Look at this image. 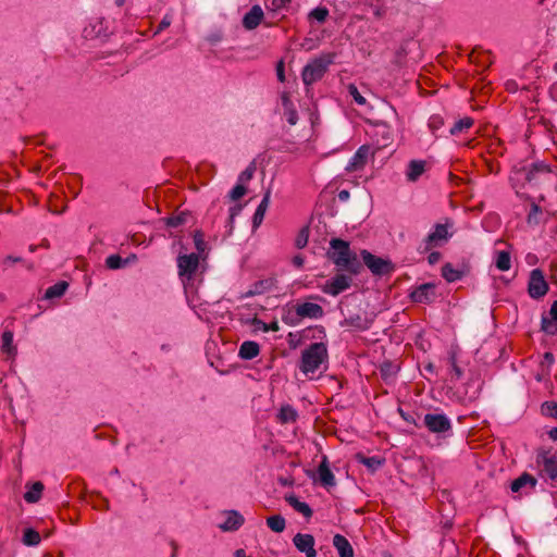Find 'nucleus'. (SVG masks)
I'll return each mask as SVG.
<instances>
[{
    "label": "nucleus",
    "instance_id": "f257e3e1",
    "mask_svg": "<svg viewBox=\"0 0 557 557\" xmlns=\"http://www.w3.org/2000/svg\"><path fill=\"white\" fill-rule=\"evenodd\" d=\"M331 251L329 258L341 271L357 275L362 270V263L357 255L350 250L349 243L341 238H332L330 242Z\"/></svg>",
    "mask_w": 557,
    "mask_h": 557
},
{
    "label": "nucleus",
    "instance_id": "f03ea898",
    "mask_svg": "<svg viewBox=\"0 0 557 557\" xmlns=\"http://www.w3.org/2000/svg\"><path fill=\"white\" fill-rule=\"evenodd\" d=\"M327 364L329 351L324 343H312L301 351L299 370L306 376L312 379L313 374L321 368L325 371L327 369Z\"/></svg>",
    "mask_w": 557,
    "mask_h": 557
},
{
    "label": "nucleus",
    "instance_id": "7ed1b4c3",
    "mask_svg": "<svg viewBox=\"0 0 557 557\" xmlns=\"http://www.w3.org/2000/svg\"><path fill=\"white\" fill-rule=\"evenodd\" d=\"M335 53H323L311 60L301 72V78L306 86L320 81L327 72L329 66L334 62Z\"/></svg>",
    "mask_w": 557,
    "mask_h": 557
},
{
    "label": "nucleus",
    "instance_id": "20e7f679",
    "mask_svg": "<svg viewBox=\"0 0 557 557\" xmlns=\"http://www.w3.org/2000/svg\"><path fill=\"white\" fill-rule=\"evenodd\" d=\"M360 256L373 275H388L395 270V265L391 260L377 257L366 249L361 250Z\"/></svg>",
    "mask_w": 557,
    "mask_h": 557
},
{
    "label": "nucleus",
    "instance_id": "39448f33",
    "mask_svg": "<svg viewBox=\"0 0 557 557\" xmlns=\"http://www.w3.org/2000/svg\"><path fill=\"white\" fill-rule=\"evenodd\" d=\"M548 292V284L545 281L542 270L534 269L531 271L528 293L533 299H540Z\"/></svg>",
    "mask_w": 557,
    "mask_h": 557
},
{
    "label": "nucleus",
    "instance_id": "423d86ee",
    "mask_svg": "<svg viewBox=\"0 0 557 557\" xmlns=\"http://www.w3.org/2000/svg\"><path fill=\"white\" fill-rule=\"evenodd\" d=\"M199 267V255H180L177 257L178 275L190 280Z\"/></svg>",
    "mask_w": 557,
    "mask_h": 557
},
{
    "label": "nucleus",
    "instance_id": "0eeeda50",
    "mask_svg": "<svg viewBox=\"0 0 557 557\" xmlns=\"http://www.w3.org/2000/svg\"><path fill=\"white\" fill-rule=\"evenodd\" d=\"M423 421L432 433H445L451 429L450 420L443 413H426Z\"/></svg>",
    "mask_w": 557,
    "mask_h": 557
},
{
    "label": "nucleus",
    "instance_id": "6e6552de",
    "mask_svg": "<svg viewBox=\"0 0 557 557\" xmlns=\"http://www.w3.org/2000/svg\"><path fill=\"white\" fill-rule=\"evenodd\" d=\"M436 285L434 283H424L416 287L409 295L411 301L417 304H431L434 301Z\"/></svg>",
    "mask_w": 557,
    "mask_h": 557
},
{
    "label": "nucleus",
    "instance_id": "1a4fd4ad",
    "mask_svg": "<svg viewBox=\"0 0 557 557\" xmlns=\"http://www.w3.org/2000/svg\"><path fill=\"white\" fill-rule=\"evenodd\" d=\"M295 312L297 315V320H290V324L297 323L300 319L309 318V319H320L324 314L323 308L313 302H304L299 304L295 307Z\"/></svg>",
    "mask_w": 557,
    "mask_h": 557
},
{
    "label": "nucleus",
    "instance_id": "9d476101",
    "mask_svg": "<svg viewBox=\"0 0 557 557\" xmlns=\"http://www.w3.org/2000/svg\"><path fill=\"white\" fill-rule=\"evenodd\" d=\"M351 285V278L345 274H336L331 281H327L322 286V292L332 295L337 296L342 292L349 288Z\"/></svg>",
    "mask_w": 557,
    "mask_h": 557
},
{
    "label": "nucleus",
    "instance_id": "9b49d317",
    "mask_svg": "<svg viewBox=\"0 0 557 557\" xmlns=\"http://www.w3.org/2000/svg\"><path fill=\"white\" fill-rule=\"evenodd\" d=\"M449 237L447 224H436L434 231L424 239L423 251L430 250L433 246H437L441 242L447 240Z\"/></svg>",
    "mask_w": 557,
    "mask_h": 557
},
{
    "label": "nucleus",
    "instance_id": "f8f14e48",
    "mask_svg": "<svg viewBox=\"0 0 557 557\" xmlns=\"http://www.w3.org/2000/svg\"><path fill=\"white\" fill-rule=\"evenodd\" d=\"M293 543L299 552L306 554V557H317L315 541L311 534L297 533L293 537Z\"/></svg>",
    "mask_w": 557,
    "mask_h": 557
},
{
    "label": "nucleus",
    "instance_id": "ddd939ff",
    "mask_svg": "<svg viewBox=\"0 0 557 557\" xmlns=\"http://www.w3.org/2000/svg\"><path fill=\"white\" fill-rule=\"evenodd\" d=\"M536 483L537 480L533 475L524 472L511 482L510 488L513 493L529 494L535 488Z\"/></svg>",
    "mask_w": 557,
    "mask_h": 557
},
{
    "label": "nucleus",
    "instance_id": "4468645a",
    "mask_svg": "<svg viewBox=\"0 0 557 557\" xmlns=\"http://www.w3.org/2000/svg\"><path fill=\"white\" fill-rule=\"evenodd\" d=\"M537 463L542 466V470L552 480L557 479V456L549 451H543L537 455Z\"/></svg>",
    "mask_w": 557,
    "mask_h": 557
},
{
    "label": "nucleus",
    "instance_id": "2eb2a0df",
    "mask_svg": "<svg viewBox=\"0 0 557 557\" xmlns=\"http://www.w3.org/2000/svg\"><path fill=\"white\" fill-rule=\"evenodd\" d=\"M276 283H277V281L275 277H267V278L259 280V281L255 282L250 286V288L240 296V298H248V297H253L257 295H262L267 292L272 290L276 286Z\"/></svg>",
    "mask_w": 557,
    "mask_h": 557
},
{
    "label": "nucleus",
    "instance_id": "dca6fc26",
    "mask_svg": "<svg viewBox=\"0 0 557 557\" xmlns=\"http://www.w3.org/2000/svg\"><path fill=\"white\" fill-rule=\"evenodd\" d=\"M371 153V148L367 145L361 146L351 158L350 162L346 166L347 172H356L362 170L368 161Z\"/></svg>",
    "mask_w": 557,
    "mask_h": 557
},
{
    "label": "nucleus",
    "instance_id": "f3484780",
    "mask_svg": "<svg viewBox=\"0 0 557 557\" xmlns=\"http://www.w3.org/2000/svg\"><path fill=\"white\" fill-rule=\"evenodd\" d=\"M318 480L324 487H333L336 484L335 476L330 469L329 460L326 456H323L318 467Z\"/></svg>",
    "mask_w": 557,
    "mask_h": 557
},
{
    "label": "nucleus",
    "instance_id": "a211bd4d",
    "mask_svg": "<svg viewBox=\"0 0 557 557\" xmlns=\"http://www.w3.org/2000/svg\"><path fill=\"white\" fill-rule=\"evenodd\" d=\"M263 11L260 5H253L243 17V26L247 30H252L259 26L263 20Z\"/></svg>",
    "mask_w": 557,
    "mask_h": 557
},
{
    "label": "nucleus",
    "instance_id": "6ab92c4d",
    "mask_svg": "<svg viewBox=\"0 0 557 557\" xmlns=\"http://www.w3.org/2000/svg\"><path fill=\"white\" fill-rule=\"evenodd\" d=\"M549 315L542 317L541 330L549 335L557 334V300L552 304Z\"/></svg>",
    "mask_w": 557,
    "mask_h": 557
},
{
    "label": "nucleus",
    "instance_id": "aec40b11",
    "mask_svg": "<svg viewBox=\"0 0 557 557\" xmlns=\"http://www.w3.org/2000/svg\"><path fill=\"white\" fill-rule=\"evenodd\" d=\"M226 520L219 525L223 531H236L244 524V517L236 510L225 512Z\"/></svg>",
    "mask_w": 557,
    "mask_h": 557
},
{
    "label": "nucleus",
    "instance_id": "412c9836",
    "mask_svg": "<svg viewBox=\"0 0 557 557\" xmlns=\"http://www.w3.org/2000/svg\"><path fill=\"white\" fill-rule=\"evenodd\" d=\"M519 173L524 176L527 182L531 183L536 178L537 174H548L550 170L543 163H534L530 169L523 168Z\"/></svg>",
    "mask_w": 557,
    "mask_h": 557
},
{
    "label": "nucleus",
    "instance_id": "4be33fe9",
    "mask_svg": "<svg viewBox=\"0 0 557 557\" xmlns=\"http://www.w3.org/2000/svg\"><path fill=\"white\" fill-rule=\"evenodd\" d=\"M333 545L337 549L339 557H354L352 546L345 536L341 534L334 535Z\"/></svg>",
    "mask_w": 557,
    "mask_h": 557
},
{
    "label": "nucleus",
    "instance_id": "5701e85b",
    "mask_svg": "<svg viewBox=\"0 0 557 557\" xmlns=\"http://www.w3.org/2000/svg\"><path fill=\"white\" fill-rule=\"evenodd\" d=\"M425 161L411 160L408 164L406 177L409 182H416L425 171Z\"/></svg>",
    "mask_w": 557,
    "mask_h": 557
},
{
    "label": "nucleus",
    "instance_id": "b1692460",
    "mask_svg": "<svg viewBox=\"0 0 557 557\" xmlns=\"http://www.w3.org/2000/svg\"><path fill=\"white\" fill-rule=\"evenodd\" d=\"M259 352L260 346L258 343L246 341L240 345L238 356L244 360H251L257 357Z\"/></svg>",
    "mask_w": 557,
    "mask_h": 557
},
{
    "label": "nucleus",
    "instance_id": "393cba45",
    "mask_svg": "<svg viewBox=\"0 0 557 557\" xmlns=\"http://www.w3.org/2000/svg\"><path fill=\"white\" fill-rule=\"evenodd\" d=\"M285 500L305 518L309 519L312 517L313 511L310 506L307 503L300 502L295 495H286Z\"/></svg>",
    "mask_w": 557,
    "mask_h": 557
},
{
    "label": "nucleus",
    "instance_id": "a878e982",
    "mask_svg": "<svg viewBox=\"0 0 557 557\" xmlns=\"http://www.w3.org/2000/svg\"><path fill=\"white\" fill-rule=\"evenodd\" d=\"M270 196H271V191H270V189H268L263 196V199L261 200L260 205L258 206V208L253 214V218H252L253 227H258L262 223L264 214H265L269 203H270Z\"/></svg>",
    "mask_w": 557,
    "mask_h": 557
},
{
    "label": "nucleus",
    "instance_id": "bb28decb",
    "mask_svg": "<svg viewBox=\"0 0 557 557\" xmlns=\"http://www.w3.org/2000/svg\"><path fill=\"white\" fill-rule=\"evenodd\" d=\"M69 287V283L65 281H60L55 283L54 285L48 287L45 292V299H53V298H60L64 295Z\"/></svg>",
    "mask_w": 557,
    "mask_h": 557
},
{
    "label": "nucleus",
    "instance_id": "cd10ccee",
    "mask_svg": "<svg viewBox=\"0 0 557 557\" xmlns=\"http://www.w3.org/2000/svg\"><path fill=\"white\" fill-rule=\"evenodd\" d=\"M42 491L44 484L37 481L33 483L30 488L24 494V499L29 504L37 503L41 497Z\"/></svg>",
    "mask_w": 557,
    "mask_h": 557
},
{
    "label": "nucleus",
    "instance_id": "c85d7f7f",
    "mask_svg": "<svg viewBox=\"0 0 557 557\" xmlns=\"http://www.w3.org/2000/svg\"><path fill=\"white\" fill-rule=\"evenodd\" d=\"M2 352L14 356L16 354V347L13 345V333L11 331H4L2 333Z\"/></svg>",
    "mask_w": 557,
    "mask_h": 557
},
{
    "label": "nucleus",
    "instance_id": "c756f323",
    "mask_svg": "<svg viewBox=\"0 0 557 557\" xmlns=\"http://www.w3.org/2000/svg\"><path fill=\"white\" fill-rule=\"evenodd\" d=\"M268 527L276 533H281L285 530L286 522L284 517L281 515H274L267 518Z\"/></svg>",
    "mask_w": 557,
    "mask_h": 557
},
{
    "label": "nucleus",
    "instance_id": "7c9ffc66",
    "mask_svg": "<svg viewBox=\"0 0 557 557\" xmlns=\"http://www.w3.org/2000/svg\"><path fill=\"white\" fill-rule=\"evenodd\" d=\"M357 460L368 467L370 470L375 471L383 465V459L380 457H366L361 454L356 456Z\"/></svg>",
    "mask_w": 557,
    "mask_h": 557
},
{
    "label": "nucleus",
    "instance_id": "2f4dec72",
    "mask_svg": "<svg viewBox=\"0 0 557 557\" xmlns=\"http://www.w3.org/2000/svg\"><path fill=\"white\" fill-rule=\"evenodd\" d=\"M473 125V119L471 117H463L459 121H457L453 126L451 128L449 129V133L450 135H457V134H460V133H463L466 132L467 129H469L471 126Z\"/></svg>",
    "mask_w": 557,
    "mask_h": 557
},
{
    "label": "nucleus",
    "instance_id": "473e14b6",
    "mask_svg": "<svg viewBox=\"0 0 557 557\" xmlns=\"http://www.w3.org/2000/svg\"><path fill=\"white\" fill-rule=\"evenodd\" d=\"M188 218H189V213L182 211L177 214L166 218L165 223L170 227H178L181 225L186 224Z\"/></svg>",
    "mask_w": 557,
    "mask_h": 557
},
{
    "label": "nucleus",
    "instance_id": "72a5a7b5",
    "mask_svg": "<svg viewBox=\"0 0 557 557\" xmlns=\"http://www.w3.org/2000/svg\"><path fill=\"white\" fill-rule=\"evenodd\" d=\"M442 275L448 282H455L461 278L462 273L456 270L450 263L442 267Z\"/></svg>",
    "mask_w": 557,
    "mask_h": 557
},
{
    "label": "nucleus",
    "instance_id": "f704fd0d",
    "mask_svg": "<svg viewBox=\"0 0 557 557\" xmlns=\"http://www.w3.org/2000/svg\"><path fill=\"white\" fill-rule=\"evenodd\" d=\"M342 326H354L360 330H366L368 326L366 324V320L361 318L359 314L350 315L345 318V320L341 323Z\"/></svg>",
    "mask_w": 557,
    "mask_h": 557
},
{
    "label": "nucleus",
    "instance_id": "c9c22d12",
    "mask_svg": "<svg viewBox=\"0 0 557 557\" xmlns=\"http://www.w3.org/2000/svg\"><path fill=\"white\" fill-rule=\"evenodd\" d=\"M448 362L450 366V374H451V381H458L462 376V370L457 364L456 354L451 351L449 354Z\"/></svg>",
    "mask_w": 557,
    "mask_h": 557
},
{
    "label": "nucleus",
    "instance_id": "e433bc0d",
    "mask_svg": "<svg viewBox=\"0 0 557 557\" xmlns=\"http://www.w3.org/2000/svg\"><path fill=\"white\" fill-rule=\"evenodd\" d=\"M496 267L500 271H508L511 267L510 255L507 251H500L497 253Z\"/></svg>",
    "mask_w": 557,
    "mask_h": 557
},
{
    "label": "nucleus",
    "instance_id": "4c0bfd02",
    "mask_svg": "<svg viewBox=\"0 0 557 557\" xmlns=\"http://www.w3.org/2000/svg\"><path fill=\"white\" fill-rule=\"evenodd\" d=\"M40 535L34 529H26L23 534V543L28 546H34L39 544Z\"/></svg>",
    "mask_w": 557,
    "mask_h": 557
},
{
    "label": "nucleus",
    "instance_id": "58836bf2",
    "mask_svg": "<svg viewBox=\"0 0 557 557\" xmlns=\"http://www.w3.org/2000/svg\"><path fill=\"white\" fill-rule=\"evenodd\" d=\"M252 324L258 330H262L263 332H269V331L277 332L280 330V325H278L277 321H272L271 323L268 324V323L263 322L262 320L255 318L252 320Z\"/></svg>",
    "mask_w": 557,
    "mask_h": 557
},
{
    "label": "nucleus",
    "instance_id": "ea45409f",
    "mask_svg": "<svg viewBox=\"0 0 557 557\" xmlns=\"http://www.w3.org/2000/svg\"><path fill=\"white\" fill-rule=\"evenodd\" d=\"M127 260L122 259L119 255H111L106 259V265L111 270L124 267Z\"/></svg>",
    "mask_w": 557,
    "mask_h": 557
},
{
    "label": "nucleus",
    "instance_id": "a19ab883",
    "mask_svg": "<svg viewBox=\"0 0 557 557\" xmlns=\"http://www.w3.org/2000/svg\"><path fill=\"white\" fill-rule=\"evenodd\" d=\"M256 172V163L255 162H251L247 168L246 170H244L239 176H238V183L240 184H245L246 182H249L252 177H253V174Z\"/></svg>",
    "mask_w": 557,
    "mask_h": 557
},
{
    "label": "nucleus",
    "instance_id": "79ce46f5",
    "mask_svg": "<svg viewBox=\"0 0 557 557\" xmlns=\"http://www.w3.org/2000/svg\"><path fill=\"white\" fill-rule=\"evenodd\" d=\"M278 417L282 422H289V421L296 420L297 413L292 407L287 406V407H282V409L280 410Z\"/></svg>",
    "mask_w": 557,
    "mask_h": 557
},
{
    "label": "nucleus",
    "instance_id": "37998d69",
    "mask_svg": "<svg viewBox=\"0 0 557 557\" xmlns=\"http://www.w3.org/2000/svg\"><path fill=\"white\" fill-rule=\"evenodd\" d=\"M194 243L199 255L205 252L207 249V243L205 242L203 233L201 231H196L194 233Z\"/></svg>",
    "mask_w": 557,
    "mask_h": 557
},
{
    "label": "nucleus",
    "instance_id": "c03bdc74",
    "mask_svg": "<svg viewBox=\"0 0 557 557\" xmlns=\"http://www.w3.org/2000/svg\"><path fill=\"white\" fill-rule=\"evenodd\" d=\"M247 193V188L245 187V185L238 183L236 186H234V188L230 191V199L232 201H237L238 199H240L243 196H245Z\"/></svg>",
    "mask_w": 557,
    "mask_h": 557
},
{
    "label": "nucleus",
    "instance_id": "a18cd8bd",
    "mask_svg": "<svg viewBox=\"0 0 557 557\" xmlns=\"http://www.w3.org/2000/svg\"><path fill=\"white\" fill-rule=\"evenodd\" d=\"M542 412L545 416L553 417L557 419V403L555 401H545L542 404Z\"/></svg>",
    "mask_w": 557,
    "mask_h": 557
},
{
    "label": "nucleus",
    "instance_id": "49530a36",
    "mask_svg": "<svg viewBox=\"0 0 557 557\" xmlns=\"http://www.w3.org/2000/svg\"><path fill=\"white\" fill-rule=\"evenodd\" d=\"M310 16L320 23H324L329 16V10L326 8H315L310 12Z\"/></svg>",
    "mask_w": 557,
    "mask_h": 557
},
{
    "label": "nucleus",
    "instance_id": "de8ad7c7",
    "mask_svg": "<svg viewBox=\"0 0 557 557\" xmlns=\"http://www.w3.org/2000/svg\"><path fill=\"white\" fill-rule=\"evenodd\" d=\"M348 91L358 104L362 106L366 103V98L359 92L358 88L354 84L348 86Z\"/></svg>",
    "mask_w": 557,
    "mask_h": 557
},
{
    "label": "nucleus",
    "instance_id": "09e8293b",
    "mask_svg": "<svg viewBox=\"0 0 557 557\" xmlns=\"http://www.w3.org/2000/svg\"><path fill=\"white\" fill-rule=\"evenodd\" d=\"M308 230L302 228L299 233V235L296 238V247L297 248H304L308 243Z\"/></svg>",
    "mask_w": 557,
    "mask_h": 557
},
{
    "label": "nucleus",
    "instance_id": "8fccbe9b",
    "mask_svg": "<svg viewBox=\"0 0 557 557\" xmlns=\"http://www.w3.org/2000/svg\"><path fill=\"white\" fill-rule=\"evenodd\" d=\"M290 2V0H271V3L268 5L272 11H278L284 8Z\"/></svg>",
    "mask_w": 557,
    "mask_h": 557
},
{
    "label": "nucleus",
    "instance_id": "3c124183",
    "mask_svg": "<svg viewBox=\"0 0 557 557\" xmlns=\"http://www.w3.org/2000/svg\"><path fill=\"white\" fill-rule=\"evenodd\" d=\"M285 114H286L287 121L290 125H295L297 123L298 115H297V112L294 109V107L285 110Z\"/></svg>",
    "mask_w": 557,
    "mask_h": 557
},
{
    "label": "nucleus",
    "instance_id": "603ef678",
    "mask_svg": "<svg viewBox=\"0 0 557 557\" xmlns=\"http://www.w3.org/2000/svg\"><path fill=\"white\" fill-rule=\"evenodd\" d=\"M172 23V18L170 15H164L161 20L160 24L158 25V28L156 30V34L162 32L163 29L168 28Z\"/></svg>",
    "mask_w": 557,
    "mask_h": 557
},
{
    "label": "nucleus",
    "instance_id": "864d4df0",
    "mask_svg": "<svg viewBox=\"0 0 557 557\" xmlns=\"http://www.w3.org/2000/svg\"><path fill=\"white\" fill-rule=\"evenodd\" d=\"M276 75L280 82H285L284 62L281 60L276 65Z\"/></svg>",
    "mask_w": 557,
    "mask_h": 557
},
{
    "label": "nucleus",
    "instance_id": "5fc2aeb1",
    "mask_svg": "<svg viewBox=\"0 0 557 557\" xmlns=\"http://www.w3.org/2000/svg\"><path fill=\"white\" fill-rule=\"evenodd\" d=\"M381 373L383 377H387L389 374L394 373V368L391 363H385L381 367Z\"/></svg>",
    "mask_w": 557,
    "mask_h": 557
},
{
    "label": "nucleus",
    "instance_id": "6e6d98bb",
    "mask_svg": "<svg viewBox=\"0 0 557 557\" xmlns=\"http://www.w3.org/2000/svg\"><path fill=\"white\" fill-rule=\"evenodd\" d=\"M281 99H282V104H283L285 110L293 108V103H292L290 97H289V95L287 92H284L282 95Z\"/></svg>",
    "mask_w": 557,
    "mask_h": 557
},
{
    "label": "nucleus",
    "instance_id": "4d7b16f0",
    "mask_svg": "<svg viewBox=\"0 0 557 557\" xmlns=\"http://www.w3.org/2000/svg\"><path fill=\"white\" fill-rule=\"evenodd\" d=\"M441 258H442L441 252L433 251V252H431L429 255L428 261H429L430 264H435V263H437L441 260Z\"/></svg>",
    "mask_w": 557,
    "mask_h": 557
},
{
    "label": "nucleus",
    "instance_id": "13d9d810",
    "mask_svg": "<svg viewBox=\"0 0 557 557\" xmlns=\"http://www.w3.org/2000/svg\"><path fill=\"white\" fill-rule=\"evenodd\" d=\"M443 124L441 117L438 116H433L431 119V122H430V127L433 129V131H436L441 127V125Z\"/></svg>",
    "mask_w": 557,
    "mask_h": 557
},
{
    "label": "nucleus",
    "instance_id": "bf43d9fd",
    "mask_svg": "<svg viewBox=\"0 0 557 557\" xmlns=\"http://www.w3.org/2000/svg\"><path fill=\"white\" fill-rule=\"evenodd\" d=\"M243 206L242 205H235L230 209V220L233 222L234 218L242 211Z\"/></svg>",
    "mask_w": 557,
    "mask_h": 557
},
{
    "label": "nucleus",
    "instance_id": "052dcab7",
    "mask_svg": "<svg viewBox=\"0 0 557 557\" xmlns=\"http://www.w3.org/2000/svg\"><path fill=\"white\" fill-rule=\"evenodd\" d=\"M305 259L302 256L297 255L293 258V264L297 268H301L304 265Z\"/></svg>",
    "mask_w": 557,
    "mask_h": 557
},
{
    "label": "nucleus",
    "instance_id": "680f3d73",
    "mask_svg": "<svg viewBox=\"0 0 557 557\" xmlns=\"http://www.w3.org/2000/svg\"><path fill=\"white\" fill-rule=\"evenodd\" d=\"M518 86L515 81H508L506 83V89L510 92H515L517 90Z\"/></svg>",
    "mask_w": 557,
    "mask_h": 557
},
{
    "label": "nucleus",
    "instance_id": "e2e57ef3",
    "mask_svg": "<svg viewBox=\"0 0 557 557\" xmlns=\"http://www.w3.org/2000/svg\"><path fill=\"white\" fill-rule=\"evenodd\" d=\"M543 357H544V361L547 362L548 364L554 363L555 358H554V355L552 352L547 351V352L544 354Z\"/></svg>",
    "mask_w": 557,
    "mask_h": 557
},
{
    "label": "nucleus",
    "instance_id": "0e129e2a",
    "mask_svg": "<svg viewBox=\"0 0 557 557\" xmlns=\"http://www.w3.org/2000/svg\"><path fill=\"white\" fill-rule=\"evenodd\" d=\"M349 198V191L344 189L338 193V199L341 201H346Z\"/></svg>",
    "mask_w": 557,
    "mask_h": 557
},
{
    "label": "nucleus",
    "instance_id": "69168bd1",
    "mask_svg": "<svg viewBox=\"0 0 557 557\" xmlns=\"http://www.w3.org/2000/svg\"><path fill=\"white\" fill-rule=\"evenodd\" d=\"M539 212H540L539 206L533 203L531 207V212L529 213V216H528L529 221H531L533 214H536Z\"/></svg>",
    "mask_w": 557,
    "mask_h": 557
},
{
    "label": "nucleus",
    "instance_id": "338daca9",
    "mask_svg": "<svg viewBox=\"0 0 557 557\" xmlns=\"http://www.w3.org/2000/svg\"><path fill=\"white\" fill-rule=\"evenodd\" d=\"M22 261V258L20 257H13V256H8L5 259H4V263L7 262H21Z\"/></svg>",
    "mask_w": 557,
    "mask_h": 557
},
{
    "label": "nucleus",
    "instance_id": "774afa93",
    "mask_svg": "<svg viewBox=\"0 0 557 557\" xmlns=\"http://www.w3.org/2000/svg\"><path fill=\"white\" fill-rule=\"evenodd\" d=\"M548 434L552 440L557 441V428L552 429Z\"/></svg>",
    "mask_w": 557,
    "mask_h": 557
}]
</instances>
